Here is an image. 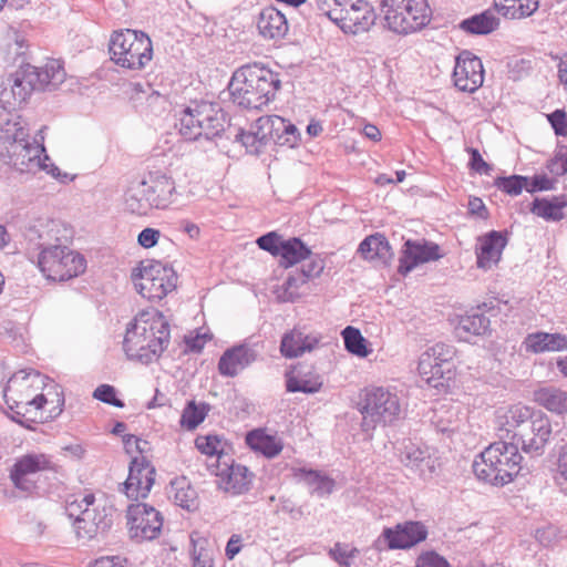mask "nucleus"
Here are the masks:
<instances>
[{"mask_svg":"<svg viewBox=\"0 0 567 567\" xmlns=\"http://www.w3.org/2000/svg\"><path fill=\"white\" fill-rule=\"evenodd\" d=\"M322 382L319 377L312 379L289 377L287 380V390L289 392L316 393L321 388Z\"/></svg>","mask_w":567,"mask_h":567,"instance_id":"48","label":"nucleus"},{"mask_svg":"<svg viewBox=\"0 0 567 567\" xmlns=\"http://www.w3.org/2000/svg\"><path fill=\"white\" fill-rule=\"evenodd\" d=\"M93 398L117 408H122L124 405L123 402L116 398L115 389L109 384L97 386L93 392Z\"/></svg>","mask_w":567,"mask_h":567,"instance_id":"52","label":"nucleus"},{"mask_svg":"<svg viewBox=\"0 0 567 567\" xmlns=\"http://www.w3.org/2000/svg\"><path fill=\"white\" fill-rule=\"evenodd\" d=\"M68 515L75 517L74 529L78 538L91 540L103 536L112 526V511L106 506H95L93 494L84 495L66 507Z\"/></svg>","mask_w":567,"mask_h":567,"instance_id":"10","label":"nucleus"},{"mask_svg":"<svg viewBox=\"0 0 567 567\" xmlns=\"http://www.w3.org/2000/svg\"><path fill=\"white\" fill-rule=\"evenodd\" d=\"M196 447L206 455H218L221 451V441L216 435H200L195 440Z\"/></svg>","mask_w":567,"mask_h":567,"instance_id":"51","label":"nucleus"},{"mask_svg":"<svg viewBox=\"0 0 567 567\" xmlns=\"http://www.w3.org/2000/svg\"><path fill=\"white\" fill-rule=\"evenodd\" d=\"M41 274L53 281H66L83 274L86 269L85 258L78 251L72 250L66 243L58 245L49 250H42L35 256Z\"/></svg>","mask_w":567,"mask_h":567,"instance_id":"11","label":"nucleus"},{"mask_svg":"<svg viewBox=\"0 0 567 567\" xmlns=\"http://www.w3.org/2000/svg\"><path fill=\"white\" fill-rule=\"evenodd\" d=\"M499 25V19L492 10H486L461 22L460 27L472 34H488Z\"/></svg>","mask_w":567,"mask_h":567,"instance_id":"39","label":"nucleus"},{"mask_svg":"<svg viewBox=\"0 0 567 567\" xmlns=\"http://www.w3.org/2000/svg\"><path fill=\"white\" fill-rule=\"evenodd\" d=\"M177 194L175 182L166 174L148 172L133 183L125 196L126 209L136 215H147L152 209H165Z\"/></svg>","mask_w":567,"mask_h":567,"instance_id":"4","label":"nucleus"},{"mask_svg":"<svg viewBox=\"0 0 567 567\" xmlns=\"http://www.w3.org/2000/svg\"><path fill=\"white\" fill-rule=\"evenodd\" d=\"M471 159H470V166L473 171L477 172L478 174L489 175L492 172V166L486 163L478 150L476 148H470L468 150Z\"/></svg>","mask_w":567,"mask_h":567,"instance_id":"60","label":"nucleus"},{"mask_svg":"<svg viewBox=\"0 0 567 567\" xmlns=\"http://www.w3.org/2000/svg\"><path fill=\"white\" fill-rule=\"evenodd\" d=\"M566 206L567 200L564 196L535 198L530 212L547 221H559L565 217L564 208Z\"/></svg>","mask_w":567,"mask_h":567,"instance_id":"35","label":"nucleus"},{"mask_svg":"<svg viewBox=\"0 0 567 567\" xmlns=\"http://www.w3.org/2000/svg\"><path fill=\"white\" fill-rule=\"evenodd\" d=\"M246 443L256 452H260L268 458L278 455L284 447L280 439L266 434L262 430H254L246 435Z\"/></svg>","mask_w":567,"mask_h":567,"instance_id":"36","label":"nucleus"},{"mask_svg":"<svg viewBox=\"0 0 567 567\" xmlns=\"http://www.w3.org/2000/svg\"><path fill=\"white\" fill-rule=\"evenodd\" d=\"M24 238L28 245V256L30 260H34L42 250L68 243L71 238V230L59 219L39 217L29 224L24 231Z\"/></svg>","mask_w":567,"mask_h":567,"instance_id":"14","label":"nucleus"},{"mask_svg":"<svg viewBox=\"0 0 567 567\" xmlns=\"http://www.w3.org/2000/svg\"><path fill=\"white\" fill-rule=\"evenodd\" d=\"M527 347L534 352L559 351L567 348V338L559 333L537 332L529 334Z\"/></svg>","mask_w":567,"mask_h":567,"instance_id":"38","label":"nucleus"},{"mask_svg":"<svg viewBox=\"0 0 567 567\" xmlns=\"http://www.w3.org/2000/svg\"><path fill=\"white\" fill-rule=\"evenodd\" d=\"M43 384V377L34 370H20L7 382L4 401L17 415H25L32 410L38 411L48 402L43 394L37 391Z\"/></svg>","mask_w":567,"mask_h":567,"instance_id":"9","label":"nucleus"},{"mask_svg":"<svg viewBox=\"0 0 567 567\" xmlns=\"http://www.w3.org/2000/svg\"><path fill=\"white\" fill-rule=\"evenodd\" d=\"M557 135L567 136V114L563 110H556L547 116Z\"/></svg>","mask_w":567,"mask_h":567,"instance_id":"59","label":"nucleus"},{"mask_svg":"<svg viewBox=\"0 0 567 567\" xmlns=\"http://www.w3.org/2000/svg\"><path fill=\"white\" fill-rule=\"evenodd\" d=\"M522 460L517 444L502 439L478 455L473 463V471L478 480L503 486L519 473Z\"/></svg>","mask_w":567,"mask_h":567,"instance_id":"3","label":"nucleus"},{"mask_svg":"<svg viewBox=\"0 0 567 567\" xmlns=\"http://www.w3.org/2000/svg\"><path fill=\"white\" fill-rule=\"evenodd\" d=\"M126 517L128 535L133 540L142 543L159 536L163 516L153 506L145 503L133 504L128 507Z\"/></svg>","mask_w":567,"mask_h":567,"instance_id":"16","label":"nucleus"},{"mask_svg":"<svg viewBox=\"0 0 567 567\" xmlns=\"http://www.w3.org/2000/svg\"><path fill=\"white\" fill-rule=\"evenodd\" d=\"M10 89L4 87L0 91V107L3 110L14 109L17 105L22 104L24 101H20L18 95L13 92L16 91V81L12 79L9 80Z\"/></svg>","mask_w":567,"mask_h":567,"instance_id":"56","label":"nucleus"},{"mask_svg":"<svg viewBox=\"0 0 567 567\" xmlns=\"http://www.w3.org/2000/svg\"><path fill=\"white\" fill-rule=\"evenodd\" d=\"M453 79L455 86L463 92L473 93L484 82V69L480 58L470 51H463L456 58Z\"/></svg>","mask_w":567,"mask_h":567,"instance_id":"18","label":"nucleus"},{"mask_svg":"<svg viewBox=\"0 0 567 567\" xmlns=\"http://www.w3.org/2000/svg\"><path fill=\"white\" fill-rule=\"evenodd\" d=\"M358 251L364 259L382 264H386L393 257L389 241L381 234L368 236L359 245Z\"/></svg>","mask_w":567,"mask_h":567,"instance_id":"31","label":"nucleus"},{"mask_svg":"<svg viewBox=\"0 0 567 567\" xmlns=\"http://www.w3.org/2000/svg\"><path fill=\"white\" fill-rule=\"evenodd\" d=\"M496 11L507 19H523L538 9V0H494Z\"/></svg>","mask_w":567,"mask_h":567,"instance_id":"37","label":"nucleus"},{"mask_svg":"<svg viewBox=\"0 0 567 567\" xmlns=\"http://www.w3.org/2000/svg\"><path fill=\"white\" fill-rule=\"evenodd\" d=\"M557 477L567 482V442L560 447L557 462Z\"/></svg>","mask_w":567,"mask_h":567,"instance_id":"64","label":"nucleus"},{"mask_svg":"<svg viewBox=\"0 0 567 567\" xmlns=\"http://www.w3.org/2000/svg\"><path fill=\"white\" fill-rule=\"evenodd\" d=\"M441 257L442 254L437 244L424 239L406 240L403 245L398 270L405 276L419 265L439 260Z\"/></svg>","mask_w":567,"mask_h":567,"instance_id":"21","label":"nucleus"},{"mask_svg":"<svg viewBox=\"0 0 567 567\" xmlns=\"http://www.w3.org/2000/svg\"><path fill=\"white\" fill-rule=\"evenodd\" d=\"M48 470H52V463L45 454H27L16 462L10 477L17 488L28 491L31 485L27 477Z\"/></svg>","mask_w":567,"mask_h":567,"instance_id":"26","label":"nucleus"},{"mask_svg":"<svg viewBox=\"0 0 567 567\" xmlns=\"http://www.w3.org/2000/svg\"><path fill=\"white\" fill-rule=\"evenodd\" d=\"M310 255V249L299 238L280 241L278 256L286 261V266L302 261Z\"/></svg>","mask_w":567,"mask_h":567,"instance_id":"40","label":"nucleus"},{"mask_svg":"<svg viewBox=\"0 0 567 567\" xmlns=\"http://www.w3.org/2000/svg\"><path fill=\"white\" fill-rule=\"evenodd\" d=\"M454 355V347L436 343L421 354L417 370L429 383L440 380L446 372L444 365H449Z\"/></svg>","mask_w":567,"mask_h":567,"instance_id":"20","label":"nucleus"},{"mask_svg":"<svg viewBox=\"0 0 567 567\" xmlns=\"http://www.w3.org/2000/svg\"><path fill=\"white\" fill-rule=\"evenodd\" d=\"M526 185V190L533 194L536 192L553 189L555 182L548 178L546 175H535L530 178L527 177Z\"/></svg>","mask_w":567,"mask_h":567,"instance_id":"55","label":"nucleus"},{"mask_svg":"<svg viewBox=\"0 0 567 567\" xmlns=\"http://www.w3.org/2000/svg\"><path fill=\"white\" fill-rule=\"evenodd\" d=\"M319 11L347 34L368 32L377 21V13L368 0H318Z\"/></svg>","mask_w":567,"mask_h":567,"instance_id":"5","label":"nucleus"},{"mask_svg":"<svg viewBox=\"0 0 567 567\" xmlns=\"http://www.w3.org/2000/svg\"><path fill=\"white\" fill-rule=\"evenodd\" d=\"M551 434V425L548 417L542 412L535 413L524 425L515 439V443L522 444L526 453H540Z\"/></svg>","mask_w":567,"mask_h":567,"instance_id":"19","label":"nucleus"},{"mask_svg":"<svg viewBox=\"0 0 567 567\" xmlns=\"http://www.w3.org/2000/svg\"><path fill=\"white\" fill-rule=\"evenodd\" d=\"M384 27L398 34L421 30L431 21L427 0H382Z\"/></svg>","mask_w":567,"mask_h":567,"instance_id":"8","label":"nucleus"},{"mask_svg":"<svg viewBox=\"0 0 567 567\" xmlns=\"http://www.w3.org/2000/svg\"><path fill=\"white\" fill-rule=\"evenodd\" d=\"M236 140L239 141L243 144V146H245L247 152H249L251 154L259 153L260 145H259V142L257 141L255 133H252V131L251 132L240 131L236 135Z\"/></svg>","mask_w":567,"mask_h":567,"instance_id":"61","label":"nucleus"},{"mask_svg":"<svg viewBox=\"0 0 567 567\" xmlns=\"http://www.w3.org/2000/svg\"><path fill=\"white\" fill-rule=\"evenodd\" d=\"M159 236V230L154 228H145L140 233L137 241L142 247L151 248L157 244Z\"/></svg>","mask_w":567,"mask_h":567,"instance_id":"63","label":"nucleus"},{"mask_svg":"<svg viewBox=\"0 0 567 567\" xmlns=\"http://www.w3.org/2000/svg\"><path fill=\"white\" fill-rule=\"evenodd\" d=\"M278 73L258 63L236 70L228 84L234 104L245 110H261L280 87Z\"/></svg>","mask_w":567,"mask_h":567,"instance_id":"2","label":"nucleus"},{"mask_svg":"<svg viewBox=\"0 0 567 567\" xmlns=\"http://www.w3.org/2000/svg\"><path fill=\"white\" fill-rule=\"evenodd\" d=\"M530 408L523 404L499 408L496 411V425L499 437L515 442L517 434L535 414Z\"/></svg>","mask_w":567,"mask_h":567,"instance_id":"22","label":"nucleus"},{"mask_svg":"<svg viewBox=\"0 0 567 567\" xmlns=\"http://www.w3.org/2000/svg\"><path fill=\"white\" fill-rule=\"evenodd\" d=\"M307 284L305 276L298 272L289 275L281 287L277 289L278 299L288 302L295 301L301 296L300 288Z\"/></svg>","mask_w":567,"mask_h":567,"instance_id":"45","label":"nucleus"},{"mask_svg":"<svg viewBox=\"0 0 567 567\" xmlns=\"http://www.w3.org/2000/svg\"><path fill=\"white\" fill-rule=\"evenodd\" d=\"M0 158L6 165L22 174L45 172L55 178L60 176L59 167L45 154L44 146L31 137L8 151L1 152Z\"/></svg>","mask_w":567,"mask_h":567,"instance_id":"13","label":"nucleus"},{"mask_svg":"<svg viewBox=\"0 0 567 567\" xmlns=\"http://www.w3.org/2000/svg\"><path fill=\"white\" fill-rule=\"evenodd\" d=\"M111 60L128 70H142L153 58V44L150 37L132 29L113 32L109 43Z\"/></svg>","mask_w":567,"mask_h":567,"instance_id":"7","label":"nucleus"},{"mask_svg":"<svg viewBox=\"0 0 567 567\" xmlns=\"http://www.w3.org/2000/svg\"><path fill=\"white\" fill-rule=\"evenodd\" d=\"M282 127V117L278 115H268L259 117L255 123V133L260 147L272 140L276 143V131Z\"/></svg>","mask_w":567,"mask_h":567,"instance_id":"42","label":"nucleus"},{"mask_svg":"<svg viewBox=\"0 0 567 567\" xmlns=\"http://www.w3.org/2000/svg\"><path fill=\"white\" fill-rule=\"evenodd\" d=\"M171 330L166 317L155 309L140 312L126 329L123 347L130 359L150 363L157 360L169 344Z\"/></svg>","mask_w":567,"mask_h":567,"instance_id":"1","label":"nucleus"},{"mask_svg":"<svg viewBox=\"0 0 567 567\" xmlns=\"http://www.w3.org/2000/svg\"><path fill=\"white\" fill-rule=\"evenodd\" d=\"M360 412L363 416L362 426L367 431L379 424H391L401 413L400 399L388 388H368L360 402Z\"/></svg>","mask_w":567,"mask_h":567,"instance_id":"12","label":"nucleus"},{"mask_svg":"<svg viewBox=\"0 0 567 567\" xmlns=\"http://www.w3.org/2000/svg\"><path fill=\"white\" fill-rule=\"evenodd\" d=\"M169 495L174 503L187 511H195L199 505L198 494L186 477L172 481Z\"/></svg>","mask_w":567,"mask_h":567,"instance_id":"34","label":"nucleus"},{"mask_svg":"<svg viewBox=\"0 0 567 567\" xmlns=\"http://www.w3.org/2000/svg\"><path fill=\"white\" fill-rule=\"evenodd\" d=\"M133 276L136 290L148 300H161L176 288V272L158 261L142 262Z\"/></svg>","mask_w":567,"mask_h":567,"instance_id":"15","label":"nucleus"},{"mask_svg":"<svg viewBox=\"0 0 567 567\" xmlns=\"http://www.w3.org/2000/svg\"><path fill=\"white\" fill-rule=\"evenodd\" d=\"M489 328V319L483 312H473L461 317L456 331L460 336H482Z\"/></svg>","mask_w":567,"mask_h":567,"instance_id":"41","label":"nucleus"},{"mask_svg":"<svg viewBox=\"0 0 567 567\" xmlns=\"http://www.w3.org/2000/svg\"><path fill=\"white\" fill-rule=\"evenodd\" d=\"M258 359L254 346L243 343L227 349L219 359L218 371L221 375L234 378Z\"/></svg>","mask_w":567,"mask_h":567,"instance_id":"23","label":"nucleus"},{"mask_svg":"<svg viewBox=\"0 0 567 567\" xmlns=\"http://www.w3.org/2000/svg\"><path fill=\"white\" fill-rule=\"evenodd\" d=\"M218 486L233 495L248 492L252 474L241 464L227 465L217 473Z\"/></svg>","mask_w":567,"mask_h":567,"instance_id":"28","label":"nucleus"},{"mask_svg":"<svg viewBox=\"0 0 567 567\" xmlns=\"http://www.w3.org/2000/svg\"><path fill=\"white\" fill-rule=\"evenodd\" d=\"M506 245L507 238L501 231L492 230L481 236L476 246L477 267L488 270L496 266Z\"/></svg>","mask_w":567,"mask_h":567,"instance_id":"24","label":"nucleus"},{"mask_svg":"<svg viewBox=\"0 0 567 567\" xmlns=\"http://www.w3.org/2000/svg\"><path fill=\"white\" fill-rule=\"evenodd\" d=\"M321 341V336L316 332L307 333L301 328H293L282 336L280 353L288 359L301 357L306 352L315 350Z\"/></svg>","mask_w":567,"mask_h":567,"instance_id":"25","label":"nucleus"},{"mask_svg":"<svg viewBox=\"0 0 567 567\" xmlns=\"http://www.w3.org/2000/svg\"><path fill=\"white\" fill-rule=\"evenodd\" d=\"M330 556L342 567H350L352 559L357 556L358 549L344 544H336L329 551Z\"/></svg>","mask_w":567,"mask_h":567,"instance_id":"50","label":"nucleus"},{"mask_svg":"<svg viewBox=\"0 0 567 567\" xmlns=\"http://www.w3.org/2000/svg\"><path fill=\"white\" fill-rule=\"evenodd\" d=\"M346 349L358 357L365 358L369 354L367 349V340L361 334L360 330L348 326L342 331Z\"/></svg>","mask_w":567,"mask_h":567,"instance_id":"46","label":"nucleus"},{"mask_svg":"<svg viewBox=\"0 0 567 567\" xmlns=\"http://www.w3.org/2000/svg\"><path fill=\"white\" fill-rule=\"evenodd\" d=\"M429 458L426 452L417 447H406L402 461L406 466L420 467L423 462Z\"/></svg>","mask_w":567,"mask_h":567,"instance_id":"58","label":"nucleus"},{"mask_svg":"<svg viewBox=\"0 0 567 567\" xmlns=\"http://www.w3.org/2000/svg\"><path fill=\"white\" fill-rule=\"evenodd\" d=\"M280 241H284L276 233H268L257 239L260 249L278 255Z\"/></svg>","mask_w":567,"mask_h":567,"instance_id":"57","label":"nucleus"},{"mask_svg":"<svg viewBox=\"0 0 567 567\" xmlns=\"http://www.w3.org/2000/svg\"><path fill=\"white\" fill-rule=\"evenodd\" d=\"M43 89L54 90L65 80L66 73L63 64L59 60H49L43 68H40Z\"/></svg>","mask_w":567,"mask_h":567,"instance_id":"43","label":"nucleus"},{"mask_svg":"<svg viewBox=\"0 0 567 567\" xmlns=\"http://www.w3.org/2000/svg\"><path fill=\"white\" fill-rule=\"evenodd\" d=\"M226 116L215 104L203 102L184 109L175 124L186 141H210L225 131Z\"/></svg>","mask_w":567,"mask_h":567,"instance_id":"6","label":"nucleus"},{"mask_svg":"<svg viewBox=\"0 0 567 567\" xmlns=\"http://www.w3.org/2000/svg\"><path fill=\"white\" fill-rule=\"evenodd\" d=\"M300 134L297 127L282 118V127L276 131V144L293 147L299 142Z\"/></svg>","mask_w":567,"mask_h":567,"instance_id":"49","label":"nucleus"},{"mask_svg":"<svg viewBox=\"0 0 567 567\" xmlns=\"http://www.w3.org/2000/svg\"><path fill=\"white\" fill-rule=\"evenodd\" d=\"M295 477L303 482L311 494L320 497L332 493L334 487V481L319 471L297 468L295 470Z\"/></svg>","mask_w":567,"mask_h":567,"instance_id":"33","label":"nucleus"},{"mask_svg":"<svg viewBox=\"0 0 567 567\" xmlns=\"http://www.w3.org/2000/svg\"><path fill=\"white\" fill-rule=\"evenodd\" d=\"M427 532L420 522H406L395 528H385L383 536L390 548H410L426 538Z\"/></svg>","mask_w":567,"mask_h":567,"instance_id":"27","label":"nucleus"},{"mask_svg":"<svg viewBox=\"0 0 567 567\" xmlns=\"http://www.w3.org/2000/svg\"><path fill=\"white\" fill-rule=\"evenodd\" d=\"M416 567H451V565L437 553L426 551L417 557Z\"/></svg>","mask_w":567,"mask_h":567,"instance_id":"53","label":"nucleus"},{"mask_svg":"<svg viewBox=\"0 0 567 567\" xmlns=\"http://www.w3.org/2000/svg\"><path fill=\"white\" fill-rule=\"evenodd\" d=\"M16 81V91H13L20 101H27L30 94L35 90H44L40 68L31 64L23 65L13 75Z\"/></svg>","mask_w":567,"mask_h":567,"instance_id":"30","label":"nucleus"},{"mask_svg":"<svg viewBox=\"0 0 567 567\" xmlns=\"http://www.w3.org/2000/svg\"><path fill=\"white\" fill-rule=\"evenodd\" d=\"M527 176L512 175L507 177H497L494 185L502 192L511 195L518 196L523 189H526Z\"/></svg>","mask_w":567,"mask_h":567,"instance_id":"47","label":"nucleus"},{"mask_svg":"<svg viewBox=\"0 0 567 567\" xmlns=\"http://www.w3.org/2000/svg\"><path fill=\"white\" fill-rule=\"evenodd\" d=\"M155 475V467L145 456L133 457L123 484L124 493L132 499L145 498L154 485Z\"/></svg>","mask_w":567,"mask_h":567,"instance_id":"17","label":"nucleus"},{"mask_svg":"<svg viewBox=\"0 0 567 567\" xmlns=\"http://www.w3.org/2000/svg\"><path fill=\"white\" fill-rule=\"evenodd\" d=\"M193 567H214L213 553L205 548H195L193 551Z\"/></svg>","mask_w":567,"mask_h":567,"instance_id":"62","label":"nucleus"},{"mask_svg":"<svg viewBox=\"0 0 567 567\" xmlns=\"http://www.w3.org/2000/svg\"><path fill=\"white\" fill-rule=\"evenodd\" d=\"M324 269V261L319 256L311 258L309 262L303 264L301 271L298 272L300 276H305L306 281L309 279L319 277Z\"/></svg>","mask_w":567,"mask_h":567,"instance_id":"54","label":"nucleus"},{"mask_svg":"<svg viewBox=\"0 0 567 567\" xmlns=\"http://www.w3.org/2000/svg\"><path fill=\"white\" fill-rule=\"evenodd\" d=\"M257 28L266 39H281L288 31V22L280 10L267 7L259 13Z\"/></svg>","mask_w":567,"mask_h":567,"instance_id":"29","label":"nucleus"},{"mask_svg":"<svg viewBox=\"0 0 567 567\" xmlns=\"http://www.w3.org/2000/svg\"><path fill=\"white\" fill-rule=\"evenodd\" d=\"M534 400L546 410L556 413H567V391L555 386H544L534 391Z\"/></svg>","mask_w":567,"mask_h":567,"instance_id":"32","label":"nucleus"},{"mask_svg":"<svg viewBox=\"0 0 567 567\" xmlns=\"http://www.w3.org/2000/svg\"><path fill=\"white\" fill-rule=\"evenodd\" d=\"M209 405L189 401L183 410L181 425L187 430H195L206 417Z\"/></svg>","mask_w":567,"mask_h":567,"instance_id":"44","label":"nucleus"}]
</instances>
